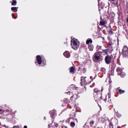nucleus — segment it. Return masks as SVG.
<instances>
[{"label": "nucleus", "mask_w": 128, "mask_h": 128, "mask_svg": "<svg viewBox=\"0 0 128 128\" xmlns=\"http://www.w3.org/2000/svg\"><path fill=\"white\" fill-rule=\"evenodd\" d=\"M113 33V32L112 31V29L111 28L109 30V33L112 34Z\"/></svg>", "instance_id": "nucleus-32"}, {"label": "nucleus", "mask_w": 128, "mask_h": 128, "mask_svg": "<svg viewBox=\"0 0 128 128\" xmlns=\"http://www.w3.org/2000/svg\"><path fill=\"white\" fill-rule=\"evenodd\" d=\"M65 128H67V127L66 126H65Z\"/></svg>", "instance_id": "nucleus-44"}, {"label": "nucleus", "mask_w": 128, "mask_h": 128, "mask_svg": "<svg viewBox=\"0 0 128 128\" xmlns=\"http://www.w3.org/2000/svg\"><path fill=\"white\" fill-rule=\"evenodd\" d=\"M102 90H99V91H98L97 93L96 94V97H97L99 98H101L102 96Z\"/></svg>", "instance_id": "nucleus-8"}, {"label": "nucleus", "mask_w": 128, "mask_h": 128, "mask_svg": "<svg viewBox=\"0 0 128 128\" xmlns=\"http://www.w3.org/2000/svg\"><path fill=\"white\" fill-rule=\"evenodd\" d=\"M102 6H101V7H101V8H102Z\"/></svg>", "instance_id": "nucleus-54"}, {"label": "nucleus", "mask_w": 128, "mask_h": 128, "mask_svg": "<svg viewBox=\"0 0 128 128\" xmlns=\"http://www.w3.org/2000/svg\"><path fill=\"white\" fill-rule=\"evenodd\" d=\"M99 90L98 88H95L94 89V94L95 93L96 94L99 90Z\"/></svg>", "instance_id": "nucleus-19"}, {"label": "nucleus", "mask_w": 128, "mask_h": 128, "mask_svg": "<svg viewBox=\"0 0 128 128\" xmlns=\"http://www.w3.org/2000/svg\"><path fill=\"white\" fill-rule=\"evenodd\" d=\"M11 10L12 11H14L15 12H16L17 11V10L16 8V7H12L11 8Z\"/></svg>", "instance_id": "nucleus-20"}, {"label": "nucleus", "mask_w": 128, "mask_h": 128, "mask_svg": "<svg viewBox=\"0 0 128 128\" xmlns=\"http://www.w3.org/2000/svg\"><path fill=\"white\" fill-rule=\"evenodd\" d=\"M13 14H12V15Z\"/></svg>", "instance_id": "nucleus-46"}, {"label": "nucleus", "mask_w": 128, "mask_h": 128, "mask_svg": "<svg viewBox=\"0 0 128 128\" xmlns=\"http://www.w3.org/2000/svg\"><path fill=\"white\" fill-rule=\"evenodd\" d=\"M103 52L104 53L106 54H108V52L107 50H102Z\"/></svg>", "instance_id": "nucleus-30"}, {"label": "nucleus", "mask_w": 128, "mask_h": 128, "mask_svg": "<svg viewBox=\"0 0 128 128\" xmlns=\"http://www.w3.org/2000/svg\"><path fill=\"white\" fill-rule=\"evenodd\" d=\"M113 125L112 124V123L110 122V127H112V128L113 127Z\"/></svg>", "instance_id": "nucleus-33"}, {"label": "nucleus", "mask_w": 128, "mask_h": 128, "mask_svg": "<svg viewBox=\"0 0 128 128\" xmlns=\"http://www.w3.org/2000/svg\"><path fill=\"white\" fill-rule=\"evenodd\" d=\"M86 77H81L80 84L82 86L84 84L86 85L87 84V82H86L87 81L86 79Z\"/></svg>", "instance_id": "nucleus-5"}, {"label": "nucleus", "mask_w": 128, "mask_h": 128, "mask_svg": "<svg viewBox=\"0 0 128 128\" xmlns=\"http://www.w3.org/2000/svg\"><path fill=\"white\" fill-rule=\"evenodd\" d=\"M101 3L102 4L101 5H102L103 6H104V4L103 2H101Z\"/></svg>", "instance_id": "nucleus-39"}, {"label": "nucleus", "mask_w": 128, "mask_h": 128, "mask_svg": "<svg viewBox=\"0 0 128 128\" xmlns=\"http://www.w3.org/2000/svg\"><path fill=\"white\" fill-rule=\"evenodd\" d=\"M96 76H95V77L94 78H94H95V77H96Z\"/></svg>", "instance_id": "nucleus-49"}, {"label": "nucleus", "mask_w": 128, "mask_h": 128, "mask_svg": "<svg viewBox=\"0 0 128 128\" xmlns=\"http://www.w3.org/2000/svg\"><path fill=\"white\" fill-rule=\"evenodd\" d=\"M3 126H4L5 127V128H6V127H7V126H5V125H3Z\"/></svg>", "instance_id": "nucleus-41"}, {"label": "nucleus", "mask_w": 128, "mask_h": 128, "mask_svg": "<svg viewBox=\"0 0 128 128\" xmlns=\"http://www.w3.org/2000/svg\"><path fill=\"white\" fill-rule=\"evenodd\" d=\"M99 11L100 12V9H99Z\"/></svg>", "instance_id": "nucleus-51"}, {"label": "nucleus", "mask_w": 128, "mask_h": 128, "mask_svg": "<svg viewBox=\"0 0 128 128\" xmlns=\"http://www.w3.org/2000/svg\"><path fill=\"white\" fill-rule=\"evenodd\" d=\"M70 116L71 117V116H72V117H75L76 116V114L74 113H73V114H70Z\"/></svg>", "instance_id": "nucleus-29"}, {"label": "nucleus", "mask_w": 128, "mask_h": 128, "mask_svg": "<svg viewBox=\"0 0 128 128\" xmlns=\"http://www.w3.org/2000/svg\"><path fill=\"white\" fill-rule=\"evenodd\" d=\"M88 48L90 50L92 51L93 50L94 47L93 46L91 45L89 46L88 47Z\"/></svg>", "instance_id": "nucleus-17"}, {"label": "nucleus", "mask_w": 128, "mask_h": 128, "mask_svg": "<svg viewBox=\"0 0 128 128\" xmlns=\"http://www.w3.org/2000/svg\"><path fill=\"white\" fill-rule=\"evenodd\" d=\"M122 54L124 57L128 56V48L126 46H124V47L122 49Z\"/></svg>", "instance_id": "nucleus-3"}, {"label": "nucleus", "mask_w": 128, "mask_h": 128, "mask_svg": "<svg viewBox=\"0 0 128 128\" xmlns=\"http://www.w3.org/2000/svg\"><path fill=\"white\" fill-rule=\"evenodd\" d=\"M80 44L79 42L76 39H73L71 41V47L74 50H76L78 49Z\"/></svg>", "instance_id": "nucleus-1"}, {"label": "nucleus", "mask_w": 128, "mask_h": 128, "mask_svg": "<svg viewBox=\"0 0 128 128\" xmlns=\"http://www.w3.org/2000/svg\"><path fill=\"white\" fill-rule=\"evenodd\" d=\"M111 92H109L108 95L106 96L105 99L104 100L106 102L109 104H112V100L111 98Z\"/></svg>", "instance_id": "nucleus-2"}, {"label": "nucleus", "mask_w": 128, "mask_h": 128, "mask_svg": "<svg viewBox=\"0 0 128 128\" xmlns=\"http://www.w3.org/2000/svg\"><path fill=\"white\" fill-rule=\"evenodd\" d=\"M127 22H128V19H127Z\"/></svg>", "instance_id": "nucleus-42"}, {"label": "nucleus", "mask_w": 128, "mask_h": 128, "mask_svg": "<svg viewBox=\"0 0 128 128\" xmlns=\"http://www.w3.org/2000/svg\"><path fill=\"white\" fill-rule=\"evenodd\" d=\"M98 52H101H101H100V51H99Z\"/></svg>", "instance_id": "nucleus-45"}, {"label": "nucleus", "mask_w": 128, "mask_h": 128, "mask_svg": "<svg viewBox=\"0 0 128 128\" xmlns=\"http://www.w3.org/2000/svg\"><path fill=\"white\" fill-rule=\"evenodd\" d=\"M75 124L74 122H71L70 123V126L72 128L74 127L75 126Z\"/></svg>", "instance_id": "nucleus-24"}, {"label": "nucleus", "mask_w": 128, "mask_h": 128, "mask_svg": "<svg viewBox=\"0 0 128 128\" xmlns=\"http://www.w3.org/2000/svg\"><path fill=\"white\" fill-rule=\"evenodd\" d=\"M19 127L18 126H14L12 128H19Z\"/></svg>", "instance_id": "nucleus-34"}, {"label": "nucleus", "mask_w": 128, "mask_h": 128, "mask_svg": "<svg viewBox=\"0 0 128 128\" xmlns=\"http://www.w3.org/2000/svg\"><path fill=\"white\" fill-rule=\"evenodd\" d=\"M72 73H74V72H72ZM73 74V73H72V74Z\"/></svg>", "instance_id": "nucleus-53"}, {"label": "nucleus", "mask_w": 128, "mask_h": 128, "mask_svg": "<svg viewBox=\"0 0 128 128\" xmlns=\"http://www.w3.org/2000/svg\"><path fill=\"white\" fill-rule=\"evenodd\" d=\"M8 126H7V127H6L5 128H8Z\"/></svg>", "instance_id": "nucleus-43"}, {"label": "nucleus", "mask_w": 128, "mask_h": 128, "mask_svg": "<svg viewBox=\"0 0 128 128\" xmlns=\"http://www.w3.org/2000/svg\"><path fill=\"white\" fill-rule=\"evenodd\" d=\"M92 42V41L91 39L88 38L86 41V44H88L89 43H91Z\"/></svg>", "instance_id": "nucleus-16"}, {"label": "nucleus", "mask_w": 128, "mask_h": 128, "mask_svg": "<svg viewBox=\"0 0 128 128\" xmlns=\"http://www.w3.org/2000/svg\"><path fill=\"white\" fill-rule=\"evenodd\" d=\"M14 19H16V18L15 17V18H14Z\"/></svg>", "instance_id": "nucleus-47"}, {"label": "nucleus", "mask_w": 128, "mask_h": 128, "mask_svg": "<svg viewBox=\"0 0 128 128\" xmlns=\"http://www.w3.org/2000/svg\"><path fill=\"white\" fill-rule=\"evenodd\" d=\"M118 14V16H119V15H119V14Z\"/></svg>", "instance_id": "nucleus-55"}, {"label": "nucleus", "mask_w": 128, "mask_h": 128, "mask_svg": "<svg viewBox=\"0 0 128 128\" xmlns=\"http://www.w3.org/2000/svg\"><path fill=\"white\" fill-rule=\"evenodd\" d=\"M94 56L95 59L97 60H98L100 58L99 55H98V52H96L94 54Z\"/></svg>", "instance_id": "nucleus-11"}, {"label": "nucleus", "mask_w": 128, "mask_h": 128, "mask_svg": "<svg viewBox=\"0 0 128 128\" xmlns=\"http://www.w3.org/2000/svg\"><path fill=\"white\" fill-rule=\"evenodd\" d=\"M118 0H108V3H109V2H111L112 4L116 5L118 4Z\"/></svg>", "instance_id": "nucleus-10"}, {"label": "nucleus", "mask_w": 128, "mask_h": 128, "mask_svg": "<svg viewBox=\"0 0 128 128\" xmlns=\"http://www.w3.org/2000/svg\"><path fill=\"white\" fill-rule=\"evenodd\" d=\"M83 70H82V71H83V72H84L86 71V68H83Z\"/></svg>", "instance_id": "nucleus-35"}, {"label": "nucleus", "mask_w": 128, "mask_h": 128, "mask_svg": "<svg viewBox=\"0 0 128 128\" xmlns=\"http://www.w3.org/2000/svg\"><path fill=\"white\" fill-rule=\"evenodd\" d=\"M100 24L102 26H103L105 24V23L104 22H100Z\"/></svg>", "instance_id": "nucleus-31"}, {"label": "nucleus", "mask_w": 128, "mask_h": 128, "mask_svg": "<svg viewBox=\"0 0 128 128\" xmlns=\"http://www.w3.org/2000/svg\"><path fill=\"white\" fill-rule=\"evenodd\" d=\"M70 120V119H67V120H66V122H69Z\"/></svg>", "instance_id": "nucleus-37"}, {"label": "nucleus", "mask_w": 128, "mask_h": 128, "mask_svg": "<svg viewBox=\"0 0 128 128\" xmlns=\"http://www.w3.org/2000/svg\"><path fill=\"white\" fill-rule=\"evenodd\" d=\"M4 112V110H3L0 109V114H2Z\"/></svg>", "instance_id": "nucleus-28"}, {"label": "nucleus", "mask_w": 128, "mask_h": 128, "mask_svg": "<svg viewBox=\"0 0 128 128\" xmlns=\"http://www.w3.org/2000/svg\"><path fill=\"white\" fill-rule=\"evenodd\" d=\"M70 102L68 98H64V102L65 103H68Z\"/></svg>", "instance_id": "nucleus-21"}, {"label": "nucleus", "mask_w": 128, "mask_h": 128, "mask_svg": "<svg viewBox=\"0 0 128 128\" xmlns=\"http://www.w3.org/2000/svg\"><path fill=\"white\" fill-rule=\"evenodd\" d=\"M36 60L37 62L39 64H40L42 63V58L39 55H38L36 56Z\"/></svg>", "instance_id": "nucleus-7"}, {"label": "nucleus", "mask_w": 128, "mask_h": 128, "mask_svg": "<svg viewBox=\"0 0 128 128\" xmlns=\"http://www.w3.org/2000/svg\"><path fill=\"white\" fill-rule=\"evenodd\" d=\"M109 44V45H110V46H111V44Z\"/></svg>", "instance_id": "nucleus-48"}, {"label": "nucleus", "mask_w": 128, "mask_h": 128, "mask_svg": "<svg viewBox=\"0 0 128 128\" xmlns=\"http://www.w3.org/2000/svg\"><path fill=\"white\" fill-rule=\"evenodd\" d=\"M75 69L73 66L70 68V72H74V71Z\"/></svg>", "instance_id": "nucleus-22"}, {"label": "nucleus", "mask_w": 128, "mask_h": 128, "mask_svg": "<svg viewBox=\"0 0 128 128\" xmlns=\"http://www.w3.org/2000/svg\"><path fill=\"white\" fill-rule=\"evenodd\" d=\"M108 15L109 16L110 18H112L114 16V14L113 12H110V14H109L108 12Z\"/></svg>", "instance_id": "nucleus-15"}, {"label": "nucleus", "mask_w": 128, "mask_h": 128, "mask_svg": "<svg viewBox=\"0 0 128 128\" xmlns=\"http://www.w3.org/2000/svg\"><path fill=\"white\" fill-rule=\"evenodd\" d=\"M100 71L102 72H104L106 71V69L104 68H102L100 69Z\"/></svg>", "instance_id": "nucleus-26"}, {"label": "nucleus", "mask_w": 128, "mask_h": 128, "mask_svg": "<svg viewBox=\"0 0 128 128\" xmlns=\"http://www.w3.org/2000/svg\"><path fill=\"white\" fill-rule=\"evenodd\" d=\"M77 96V95L76 94H74L71 97L70 100L72 101H73L74 100L73 99V98H74V100L76 99L77 98L76 97Z\"/></svg>", "instance_id": "nucleus-12"}, {"label": "nucleus", "mask_w": 128, "mask_h": 128, "mask_svg": "<svg viewBox=\"0 0 128 128\" xmlns=\"http://www.w3.org/2000/svg\"><path fill=\"white\" fill-rule=\"evenodd\" d=\"M24 128H27V126H24Z\"/></svg>", "instance_id": "nucleus-38"}, {"label": "nucleus", "mask_w": 128, "mask_h": 128, "mask_svg": "<svg viewBox=\"0 0 128 128\" xmlns=\"http://www.w3.org/2000/svg\"><path fill=\"white\" fill-rule=\"evenodd\" d=\"M16 4V2L15 0H13L12 3V5L15 6Z\"/></svg>", "instance_id": "nucleus-23"}, {"label": "nucleus", "mask_w": 128, "mask_h": 128, "mask_svg": "<svg viewBox=\"0 0 128 128\" xmlns=\"http://www.w3.org/2000/svg\"><path fill=\"white\" fill-rule=\"evenodd\" d=\"M64 55L66 58H69L70 57V54L68 51H66L64 53Z\"/></svg>", "instance_id": "nucleus-9"}, {"label": "nucleus", "mask_w": 128, "mask_h": 128, "mask_svg": "<svg viewBox=\"0 0 128 128\" xmlns=\"http://www.w3.org/2000/svg\"><path fill=\"white\" fill-rule=\"evenodd\" d=\"M66 93L68 94H70V91H69L68 92H66Z\"/></svg>", "instance_id": "nucleus-36"}, {"label": "nucleus", "mask_w": 128, "mask_h": 128, "mask_svg": "<svg viewBox=\"0 0 128 128\" xmlns=\"http://www.w3.org/2000/svg\"><path fill=\"white\" fill-rule=\"evenodd\" d=\"M50 113L51 117L54 118L56 115V111L55 110L50 111Z\"/></svg>", "instance_id": "nucleus-6"}, {"label": "nucleus", "mask_w": 128, "mask_h": 128, "mask_svg": "<svg viewBox=\"0 0 128 128\" xmlns=\"http://www.w3.org/2000/svg\"><path fill=\"white\" fill-rule=\"evenodd\" d=\"M94 122L93 120H92L90 121V126L91 127H92L93 126V125L94 124Z\"/></svg>", "instance_id": "nucleus-25"}, {"label": "nucleus", "mask_w": 128, "mask_h": 128, "mask_svg": "<svg viewBox=\"0 0 128 128\" xmlns=\"http://www.w3.org/2000/svg\"><path fill=\"white\" fill-rule=\"evenodd\" d=\"M124 69V68L118 67L116 69V70L118 72H122V71L123 69Z\"/></svg>", "instance_id": "nucleus-18"}, {"label": "nucleus", "mask_w": 128, "mask_h": 128, "mask_svg": "<svg viewBox=\"0 0 128 128\" xmlns=\"http://www.w3.org/2000/svg\"><path fill=\"white\" fill-rule=\"evenodd\" d=\"M118 75L122 77H124L125 75L126 74L125 72H118Z\"/></svg>", "instance_id": "nucleus-13"}, {"label": "nucleus", "mask_w": 128, "mask_h": 128, "mask_svg": "<svg viewBox=\"0 0 128 128\" xmlns=\"http://www.w3.org/2000/svg\"><path fill=\"white\" fill-rule=\"evenodd\" d=\"M101 46L98 45L96 47L97 51H98V50L101 49Z\"/></svg>", "instance_id": "nucleus-27"}, {"label": "nucleus", "mask_w": 128, "mask_h": 128, "mask_svg": "<svg viewBox=\"0 0 128 128\" xmlns=\"http://www.w3.org/2000/svg\"><path fill=\"white\" fill-rule=\"evenodd\" d=\"M100 4H99V2H98V6L99 7V8L100 7V6H99Z\"/></svg>", "instance_id": "nucleus-40"}, {"label": "nucleus", "mask_w": 128, "mask_h": 128, "mask_svg": "<svg viewBox=\"0 0 128 128\" xmlns=\"http://www.w3.org/2000/svg\"><path fill=\"white\" fill-rule=\"evenodd\" d=\"M112 56H109L108 55H107L106 56L105 60L106 63L107 64H108L110 63L112 61Z\"/></svg>", "instance_id": "nucleus-4"}, {"label": "nucleus", "mask_w": 128, "mask_h": 128, "mask_svg": "<svg viewBox=\"0 0 128 128\" xmlns=\"http://www.w3.org/2000/svg\"><path fill=\"white\" fill-rule=\"evenodd\" d=\"M35 63H36V62H35Z\"/></svg>", "instance_id": "nucleus-52"}, {"label": "nucleus", "mask_w": 128, "mask_h": 128, "mask_svg": "<svg viewBox=\"0 0 128 128\" xmlns=\"http://www.w3.org/2000/svg\"><path fill=\"white\" fill-rule=\"evenodd\" d=\"M44 119H45V117H44Z\"/></svg>", "instance_id": "nucleus-50"}, {"label": "nucleus", "mask_w": 128, "mask_h": 128, "mask_svg": "<svg viewBox=\"0 0 128 128\" xmlns=\"http://www.w3.org/2000/svg\"><path fill=\"white\" fill-rule=\"evenodd\" d=\"M120 88H117L118 90V92H119L120 94H123L125 92V91L124 90H122L121 89H120Z\"/></svg>", "instance_id": "nucleus-14"}]
</instances>
